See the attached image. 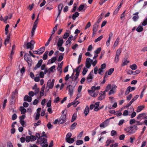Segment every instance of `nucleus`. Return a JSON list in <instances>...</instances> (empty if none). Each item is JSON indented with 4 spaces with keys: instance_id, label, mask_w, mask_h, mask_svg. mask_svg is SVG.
<instances>
[{
    "instance_id": "obj_1",
    "label": "nucleus",
    "mask_w": 147,
    "mask_h": 147,
    "mask_svg": "<svg viewBox=\"0 0 147 147\" xmlns=\"http://www.w3.org/2000/svg\"><path fill=\"white\" fill-rule=\"evenodd\" d=\"M100 88V86H93L91 87V90H88V92L90 95L92 97H95L98 94V91Z\"/></svg>"
},
{
    "instance_id": "obj_2",
    "label": "nucleus",
    "mask_w": 147,
    "mask_h": 147,
    "mask_svg": "<svg viewBox=\"0 0 147 147\" xmlns=\"http://www.w3.org/2000/svg\"><path fill=\"white\" fill-rule=\"evenodd\" d=\"M44 137V136H42L38 138L37 140V142L40 144L42 147H47L48 144L47 142V140Z\"/></svg>"
},
{
    "instance_id": "obj_3",
    "label": "nucleus",
    "mask_w": 147,
    "mask_h": 147,
    "mask_svg": "<svg viewBox=\"0 0 147 147\" xmlns=\"http://www.w3.org/2000/svg\"><path fill=\"white\" fill-rule=\"evenodd\" d=\"M82 64H81L78 66L74 70V72L75 71L76 72V74L75 75L74 80L76 82H78L79 81L78 77L79 76L80 71L82 66Z\"/></svg>"
},
{
    "instance_id": "obj_4",
    "label": "nucleus",
    "mask_w": 147,
    "mask_h": 147,
    "mask_svg": "<svg viewBox=\"0 0 147 147\" xmlns=\"http://www.w3.org/2000/svg\"><path fill=\"white\" fill-rule=\"evenodd\" d=\"M137 130V127L136 125H134L127 128L126 131L129 134H131L134 133Z\"/></svg>"
},
{
    "instance_id": "obj_5",
    "label": "nucleus",
    "mask_w": 147,
    "mask_h": 147,
    "mask_svg": "<svg viewBox=\"0 0 147 147\" xmlns=\"http://www.w3.org/2000/svg\"><path fill=\"white\" fill-rule=\"evenodd\" d=\"M100 105V102H96L94 105L91 104L90 107V110H92L93 109L94 111H98L99 109V107Z\"/></svg>"
},
{
    "instance_id": "obj_6",
    "label": "nucleus",
    "mask_w": 147,
    "mask_h": 147,
    "mask_svg": "<svg viewBox=\"0 0 147 147\" xmlns=\"http://www.w3.org/2000/svg\"><path fill=\"white\" fill-rule=\"evenodd\" d=\"M75 84L70 85L67 86V89L68 90L70 96H72L73 94V92L75 86Z\"/></svg>"
},
{
    "instance_id": "obj_7",
    "label": "nucleus",
    "mask_w": 147,
    "mask_h": 147,
    "mask_svg": "<svg viewBox=\"0 0 147 147\" xmlns=\"http://www.w3.org/2000/svg\"><path fill=\"white\" fill-rule=\"evenodd\" d=\"M114 70V69L113 68H111L108 71V72H107V71H106L104 76V78L103 80L102 83H105V82L106 81L105 80V79L107 78V77H108V76L107 74L108 75H111L113 73V72Z\"/></svg>"
},
{
    "instance_id": "obj_8",
    "label": "nucleus",
    "mask_w": 147,
    "mask_h": 147,
    "mask_svg": "<svg viewBox=\"0 0 147 147\" xmlns=\"http://www.w3.org/2000/svg\"><path fill=\"white\" fill-rule=\"evenodd\" d=\"M34 44V41L31 40L30 42L27 43L26 44V48L27 49H30L31 50L33 49V45Z\"/></svg>"
},
{
    "instance_id": "obj_9",
    "label": "nucleus",
    "mask_w": 147,
    "mask_h": 147,
    "mask_svg": "<svg viewBox=\"0 0 147 147\" xmlns=\"http://www.w3.org/2000/svg\"><path fill=\"white\" fill-rule=\"evenodd\" d=\"M117 87V86L115 85H113L112 86H111V88L110 89V90L111 89L109 93V95L113 94L115 93L116 92L115 89Z\"/></svg>"
},
{
    "instance_id": "obj_10",
    "label": "nucleus",
    "mask_w": 147,
    "mask_h": 147,
    "mask_svg": "<svg viewBox=\"0 0 147 147\" xmlns=\"http://www.w3.org/2000/svg\"><path fill=\"white\" fill-rule=\"evenodd\" d=\"M93 61V60H91L90 58H87L86 62V67L88 68H89L91 66L90 63H92Z\"/></svg>"
},
{
    "instance_id": "obj_11",
    "label": "nucleus",
    "mask_w": 147,
    "mask_h": 147,
    "mask_svg": "<svg viewBox=\"0 0 147 147\" xmlns=\"http://www.w3.org/2000/svg\"><path fill=\"white\" fill-rule=\"evenodd\" d=\"M93 71L92 70L88 75L87 78V80L88 82H90L92 80L93 78Z\"/></svg>"
},
{
    "instance_id": "obj_12",
    "label": "nucleus",
    "mask_w": 147,
    "mask_h": 147,
    "mask_svg": "<svg viewBox=\"0 0 147 147\" xmlns=\"http://www.w3.org/2000/svg\"><path fill=\"white\" fill-rule=\"evenodd\" d=\"M111 88V85L110 84H109L107 86L106 88V89H105V91L102 92V100L105 98V92H107V91L109 90Z\"/></svg>"
},
{
    "instance_id": "obj_13",
    "label": "nucleus",
    "mask_w": 147,
    "mask_h": 147,
    "mask_svg": "<svg viewBox=\"0 0 147 147\" xmlns=\"http://www.w3.org/2000/svg\"><path fill=\"white\" fill-rule=\"evenodd\" d=\"M135 88L134 87H131L130 86H128L125 91V95H127L130 92H131L134 90H135Z\"/></svg>"
},
{
    "instance_id": "obj_14",
    "label": "nucleus",
    "mask_w": 147,
    "mask_h": 147,
    "mask_svg": "<svg viewBox=\"0 0 147 147\" xmlns=\"http://www.w3.org/2000/svg\"><path fill=\"white\" fill-rule=\"evenodd\" d=\"M63 43V40L62 38H59L57 43V46L58 47H61L62 46Z\"/></svg>"
},
{
    "instance_id": "obj_15",
    "label": "nucleus",
    "mask_w": 147,
    "mask_h": 147,
    "mask_svg": "<svg viewBox=\"0 0 147 147\" xmlns=\"http://www.w3.org/2000/svg\"><path fill=\"white\" fill-rule=\"evenodd\" d=\"M42 62L43 60L42 59H40L39 60L36 66L34 68V69L36 70L37 68H39L41 65Z\"/></svg>"
},
{
    "instance_id": "obj_16",
    "label": "nucleus",
    "mask_w": 147,
    "mask_h": 147,
    "mask_svg": "<svg viewBox=\"0 0 147 147\" xmlns=\"http://www.w3.org/2000/svg\"><path fill=\"white\" fill-rule=\"evenodd\" d=\"M24 100L25 101L30 102L32 100V98L28 95H26L24 98Z\"/></svg>"
},
{
    "instance_id": "obj_17",
    "label": "nucleus",
    "mask_w": 147,
    "mask_h": 147,
    "mask_svg": "<svg viewBox=\"0 0 147 147\" xmlns=\"http://www.w3.org/2000/svg\"><path fill=\"white\" fill-rule=\"evenodd\" d=\"M66 118V115H62L59 119V123H63L65 121Z\"/></svg>"
},
{
    "instance_id": "obj_18",
    "label": "nucleus",
    "mask_w": 147,
    "mask_h": 147,
    "mask_svg": "<svg viewBox=\"0 0 147 147\" xmlns=\"http://www.w3.org/2000/svg\"><path fill=\"white\" fill-rule=\"evenodd\" d=\"M37 86L36 84H35L34 86L32 87L33 90H34L35 94L36 95L39 92V89L37 87Z\"/></svg>"
},
{
    "instance_id": "obj_19",
    "label": "nucleus",
    "mask_w": 147,
    "mask_h": 147,
    "mask_svg": "<svg viewBox=\"0 0 147 147\" xmlns=\"http://www.w3.org/2000/svg\"><path fill=\"white\" fill-rule=\"evenodd\" d=\"M45 50V47H42L40 49H38L37 51L38 53V55L42 54Z\"/></svg>"
},
{
    "instance_id": "obj_20",
    "label": "nucleus",
    "mask_w": 147,
    "mask_h": 147,
    "mask_svg": "<svg viewBox=\"0 0 147 147\" xmlns=\"http://www.w3.org/2000/svg\"><path fill=\"white\" fill-rule=\"evenodd\" d=\"M109 119H107L102 124V127H105L108 125L109 123Z\"/></svg>"
},
{
    "instance_id": "obj_21",
    "label": "nucleus",
    "mask_w": 147,
    "mask_h": 147,
    "mask_svg": "<svg viewBox=\"0 0 147 147\" xmlns=\"http://www.w3.org/2000/svg\"><path fill=\"white\" fill-rule=\"evenodd\" d=\"M89 113V107L88 106H86L84 110V113L85 116H86Z\"/></svg>"
},
{
    "instance_id": "obj_22",
    "label": "nucleus",
    "mask_w": 147,
    "mask_h": 147,
    "mask_svg": "<svg viewBox=\"0 0 147 147\" xmlns=\"http://www.w3.org/2000/svg\"><path fill=\"white\" fill-rule=\"evenodd\" d=\"M10 36L9 34L7 36V37L6 38L4 42V44L5 46H6L7 44L9 43L10 39Z\"/></svg>"
},
{
    "instance_id": "obj_23",
    "label": "nucleus",
    "mask_w": 147,
    "mask_h": 147,
    "mask_svg": "<svg viewBox=\"0 0 147 147\" xmlns=\"http://www.w3.org/2000/svg\"><path fill=\"white\" fill-rule=\"evenodd\" d=\"M45 87V86H43L41 88V90L40 92V96L41 97L44 95V90Z\"/></svg>"
},
{
    "instance_id": "obj_24",
    "label": "nucleus",
    "mask_w": 147,
    "mask_h": 147,
    "mask_svg": "<svg viewBox=\"0 0 147 147\" xmlns=\"http://www.w3.org/2000/svg\"><path fill=\"white\" fill-rule=\"evenodd\" d=\"M77 99L76 98L72 102V105L75 107H76L80 103V102L78 100H77Z\"/></svg>"
},
{
    "instance_id": "obj_25",
    "label": "nucleus",
    "mask_w": 147,
    "mask_h": 147,
    "mask_svg": "<svg viewBox=\"0 0 147 147\" xmlns=\"http://www.w3.org/2000/svg\"><path fill=\"white\" fill-rule=\"evenodd\" d=\"M119 38H118L116 39L113 46V47L114 48H115L117 46L119 43Z\"/></svg>"
},
{
    "instance_id": "obj_26",
    "label": "nucleus",
    "mask_w": 147,
    "mask_h": 147,
    "mask_svg": "<svg viewBox=\"0 0 147 147\" xmlns=\"http://www.w3.org/2000/svg\"><path fill=\"white\" fill-rule=\"evenodd\" d=\"M49 53V51H45V53L44 54L42 59L44 60H46L48 57V54Z\"/></svg>"
},
{
    "instance_id": "obj_27",
    "label": "nucleus",
    "mask_w": 147,
    "mask_h": 147,
    "mask_svg": "<svg viewBox=\"0 0 147 147\" xmlns=\"http://www.w3.org/2000/svg\"><path fill=\"white\" fill-rule=\"evenodd\" d=\"M75 138H70L68 139H67L66 140V142L69 143V144H72L74 141V139Z\"/></svg>"
},
{
    "instance_id": "obj_28",
    "label": "nucleus",
    "mask_w": 147,
    "mask_h": 147,
    "mask_svg": "<svg viewBox=\"0 0 147 147\" xmlns=\"http://www.w3.org/2000/svg\"><path fill=\"white\" fill-rule=\"evenodd\" d=\"M79 15V13L78 12H76L72 16V18L73 19V20H75L76 18V17H78Z\"/></svg>"
},
{
    "instance_id": "obj_29",
    "label": "nucleus",
    "mask_w": 147,
    "mask_h": 147,
    "mask_svg": "<svg viewBox=\"0 0 147 147\" xmlns=\"http://www.w3.org/2000/svg\"><path fill=\"white\" fill-rule=\"evenodd\" d=\"M20 110L22 114H24L26 112V110L23 107H21L20 109Z\"/></svg>"
},
{
    "instance_id": "obj_30",
    "label": "nucleus",
    "mask_w": 147,
    "mask_h": 147,
    "mask_svg": "<svg viewBox=\"0 0 147 147\" xmlns=\"http://www.w3.org/2000/svg\"><path fill=\"white\" fill-rule=\"evenodd\" d=\"M37 26L33 25V28L31 31V35L32 36L34 35L35 30L36 29Z\"/></svg>"
},
{
    "instance_id": "obj_31",
    "label": "nucleus",
    "mask_w": 147,
    "mask_h": 147,
    "mask_svg": "<svg viewBox=\"0 0 147 147\" xmlns=\"http://www.w3.org/2000/svg\"><path fill=\"white\" fill-rule=\"evenodd\" d=\"M146 115V114L144 113L140 114L137 116V119H139L142 117L143 118Z\"/></svg>"
},
{
    "instance_id": "obj_32",
    "label": "nucleus",
    "mask_w": 147,
    "mask_h": 147,
    "mask_svg": "<svg viewBox=\"0 0 147 147\" xmlns=\"http://www.w3.org/2000/svg\"><path fill=\"white\" fill-rule=\"evenodd\" d=\"M121 52V49L119 48L116 51V56H118L120 55Z\"/></svg>"
},
{
    "instance_id": "obj_33",
    "label": "nucleus",
    "mask_w": 147,
    "mask_h": 147,
    "mask_svg": "<svg viewBox=\"0 0 147 147\" xmlns=\"http://www.w3.org/2000/svg\"><path fill=\"white\" fill-rule=\"evenodd\" d=\"M129 67L132 70H136L137 67V65L135 64L130 65Z\"/></svg>"
},
{
    "instance_id": "obj_34",
    "label": "nucleus",
    "mask_w": 147,
    "mask_h": 147,
    "mask_svg": "<svg viewBox=\"0 0 147 147\" xmlns=\"http://www.w3.org/2000/svg\"><path fill=\"white\" fill-rule=\"evenodd\" d=\"M83 143V141L82 140H77L76 142V144L77 145H80L82 144Z\"/></svg>"
},
{
    "instance_id": "obj_35",
    "label": "nucleus",
    "mask_w": 147,
    "mask_h": 147,
    "mask_svg": "<svg viewBox=\"0 0 147 147\" xmlns=\"http://www.w3.org/2000/svg\"><path fill=\"white\" fill-rule=\"evenodd\" d=\"M144 107L143 106H140L138 107L136 112H139L141 111L144 108Z\"/></svg>"
},
{
    "instance_id": "obj_36",
    "label": "nucleus",
    "mask_w": 147,
    "mask_h": 147,
    "mask_svg": "<svg viewBox=\"0 0 147 147\" xmlns=\"http://www.w3.org/2000/svg\"><path fill=\"white\" fill-rule=\"evenodd\" d=\"M143 28H142V26H138V28L136 29V30L138 32H140L143 31Z\"/></svg>"
},
{
    "instance_id": "obj_37",
    "label": "nucleus",
    "mask_w": 147,
    "mask_h": 147,
    "mask_svg": "<svg viewBox=\"0 0 147 147\" xmlns=\"http://www.w3.org/2000/svg\"><path fill=\"white\" fill-rule=\"evenodd\" d=\"M72 136V134L71 133H68L67 134L65 137V140L71 138Z\"/></svg>"
},
{
    "instance_id": "obj_38",
    "label": "nucleus",
    "mask_w": 147,
    "mask_h": 147,
    "mask_svg": "<svg viewBox=\"0 0 147 147\" xmlns=\"http://www.w3.org/2000/svg\"><path fill=\"white\" fill-rule=\"evenodd\" d=\"M82 54L81 53L80 54L79 56V58L78 62V64H79L81 62L82 57Z\"/></svg>"
},
{
    "instance_id": "obj_39",
    "label": "nucleus",
    "mask_w": 147,
    "mask_h": 147,
    "mask_svg": "<svg viewBox=\"0 0 147 147\" xmlns=\"http://www.w3.org/2000/svg\"><path fill=\"white\" fill-rule=\"evenodd\" d=\"M77 117V114L76 113H74L73 115L71 120V122H74L76 119Z\"/></svg>"
},
{
    "instance_id": "obj_40",
    "label": "nucleus",
    "mask_w": 147,
    "mask_h": 147,
    "mask_svg": "<svg viewBox=\"0 0 147 147\" xmlns=\"http://www.w3.org/2000/svg\"><path fill=\"white\" fill-rule=\"evenodd\" d=\"M85 6L83 4H81L80 5L78 8V10L79 11H81L83 10Z\"/></svg>"
},
{
    "instance_id": "obj_41",
    "label": "nucleus",
    "mask_w": 147,
    "mask_h": 147,
    "mask_svg": "<svg viewBox=\"0 0 147 147\" xmlns=\"http://www.w3.org/2000/svg\"><path fill=\"white\" fill-rule=\"evenodd\" d=\"M58 26V24H57L53 28V29L52 32V34H54L55 33V31L57 30Z\"/></svg>"
},
{
    "instance_id": "obj_42",
    "label": "nucleus",
    "mask_w": 147,
    "mask_h": 147,
    "mask_svg": "<svg viewBox=\"0 0 147 147\" xmlns=\"http://www.w3.org/2000/svg\"><path fill=\"white\" fill-rule=\"evenodd\" d=\"M129 62V61H127V60H124L123 61L121 64V65L122 66L125 65Z\"/></svg>"
},
{
    "instance_id": "obj_43",
    "label": "nucleus",
    "mask_w": 147,
    "mask_h": 147,
    "mask_svg": "<svg viewBox=\"0 0 147 147\" xmlns=\"http://www.w3.org/2000/svg\"><path fill=\"white\" fill-rule=\"evenodd\" d=\"M28 63V65H30V66H31L32 64V61L31 59V58L29 59L28 60H26Z\"/></svg>"
},
{
    "instance_id": "obj_44",
    "label": "nucleus",
    "mask_w": 147,
    "mask_h": 147,
    "mask_svg": "<svg viewBox=\"0 0 147 147\" xmlns=\"http://www.w3.org/2000/svg\"><path fill=\"white\" fill-rule=\"evenodd\" d=\"M39 14L37 16V18L36 20L34 22L33 25L37 26V24L38 23V18L39 17Z\"/></svg>"
},
{
    "instance_id": "obj_45",
    "label": "nucleus",
    "mask_w": 147,
    "mask_h": 147,
    "mask_svg": "<svg viewBox=\"0 0 147 147\" xmlns=\"http://www.w3.org/2000/svg\"><path fill=\"white\" fill-rule=\"evenodd\" d=\"M63 7V4L62 3H60L58 6V11H61Z\"/></svg>"
},
{
    "instance_id": "obj_46",
    "label": "nucleus",
    "mask_w": 147,
    "mask_h": 147,
    "mask_svg": "<svg viewBox=\"0 0 147 147\" xmlns=\"http://www.w3.org/2000/svg\"><path fill=\"white\" fill-rule=\"evenodd\" d=\"M74 72H73L71 76L70 77V80H71L72 81H74V82H75V80H74V78L75 77V76H74ZM76 82V83H77L76 82Z\"/></svg>"
},
{
    "instance_id": "obj_47",
    "label": "nucleus",
    "mask_w": 147,
    "mask_h": 147,
    "mask_svg": "<svg viewBox=\"0 0 147 147\" xmlns=\"http://www.w3.org/2000/svg\"><path fill=\"white\" fill-rule=\"evenodd\" d=\"M54 85V83H47V86L49 87V88H52Z\"/></svg>"
},
{
    "instance_id": "obj_48",
    "label": "nucleus",
    "mask_w": 147,
    "mask_h": 147,
    "mask_svg": "<svg viewBox=\"0 0 147 147\" xmlns=\"http://www.w3.org/2000/svg\"><path fill=\"white\" fill-rule=\"evenodd\" d=\"M101 50V48L99 47L94 51V53H95L96 54H98L100 53Z\"/></svg>"
},
{
    "instance_id": "obj_49",
    "label": "nucleus",
    "mask_w": 147,
    "mask_h": 147,
    "mask_svg": "<svg viewBox=\"0 0 147 147\" xmlns=\"http://www.w3.org/2000/svg\"><path fill=\"white\" fill-rule=\"evenodd\" d=\"M139 18V17L138 15H136L133 17L132 19L134 21H136Z\"/></svg>"
},
{
    "instance_id": "obj_50",
    "label": "nucleus",
    "mask_w": 147,
    "mask_h": 147,
    "mask_svg": "<svg viewBox=\"0 0 147 147\" xmlns=\"http://www.w3.org/2000/svg\"><path fill=\"white\" fill-rule=\"evenodd\" d=\"M25 140L27 142H28L30 141H31L30 136H26V137Z\"/></svg>"
},
{
    "instance_id": "obj_51",
    "label": "nucleus",
    "mask_w": 147,
    "mask_h": 147,
    "mask_svg": "<svg viewBox=\"0 0 147 147\" xmlns=\"http://www.w3.org/2000/svg\"><path fill=\"white\" fill-rule=\"evenodd\" d=\"M87 71L88 69L84 67L83 68V70L82 71V74L83 76L85 75L86 74Z\"/></svg>"
},
{
    "instance_id": "obj_52",
    "label": "nucleus",
    "mask_w": 147,
    "mask_h": 147,
    "mask_svg": "<svg viewBox=\"0 0 147 147\" xmlns=\"http://www.w3.org/2000/svg\"><path fill=\"white\" fill-rule=\"evenodd\" d=\"M29 54L28 53H26L24 56V59L26 60H28L29 59L28 57Z\"/></svg>"
},
{
    "instance_id": "obj_53",
    "label": "nucleus",
    "mask_w": 147,
    "mask_h": 147,
    "mask_svg": "<svg viewBox=\"0 0 147 147\" xmlns=\"http://www.w3.org/2000/svg\"><path fill=\"white\" fill-rule=\"evenodd\" d=\"M77 125V123H73L71 126V129H75Z\"/></svg>"
},
{
    "instance_id": "obj_54",
    "label": "nucleus",
    "mask_w": 147,
    "mask_h": 147,
    "mask_svg": "<svg viewBox=\"0 0 147 147\" xmlns=\"http://www.w3.org/2000/svg\"><path fill=\"white\" fill-rule=\"evenodd\" d=\"M55 65H53L51 66L49 69V71H50V72H53V71L54 69H55Z\"/></svg>"
},
{
    "instance_id": "obj_55",
    "label": "nucleus",
    "mask_w": 147,
    "mask_h": 147,
    "mask_svg": "<svg viewBox=\"0 0 147 147\" xmlns=\"http://www.w3.org/2000/svg\"><path fill=\"white\" fill-rule=\"evenodd\" d=\"M119 60V57L116 56L115 58L114 61L116 63H117Z\"/></svg>"
},
{
    "instance_id": "obj_56",
    "label": "nucleus",
    "mask_w": 147,
    "mask_h": 147,
    "mask_svg": "<svg viewBox=\"0 0 147 147\" xmlns=\"http://www.w3.org/2000/svg\"><path fill=\"white\" fill-rule=\"evenodd\" d=\"M97 29V27L95 26L93 27V34H94L96 33V32Z\"/></svg>"
},
{
    "instance_id": "obj_57",
    "label": "nucleus",
    "mask_w": 147,
    "mask_h": 147,
    "mask_svg": "<svg viewBox=\"0 0 147 147\" xmlns=\"http://www.w3.org/2000/svg\"><path fill=\"white\" fill-rule=\"evenodd\" d=\"M57 60L56 57H53L51 59V63H53L54 62Z\"/></svg>"
},
{
    "instance_id": "obj_58",
    "label": "nucleus",
    "mask_w": 147,
    "mask_h": 147,
    "mask_svg": "<svg viewBox=\"0 0 147 147\" xmlns=\"http://www.w3.org/2000/svg\"><path fill=\"white\" fill-rule=\"evenodd\" d=\"M28 95L30 97H31L32 98V97L34 96V93L33 91H31L29 92Z\"/></svg>"
},
{
    "instance_id": "obj_59",
    "label": "nucleus",
    "mask_w": 147,
    "mask_h": 147,
    "mask_svg": "<svg viewBox=\"0 0 147 147\" xmlns=\"http://www.w3.org/2000/svg\"><path fill=\"white\" fill-rule=\"evenodd\" d=\"M117 132L114 130H113L111 132V135L112 136H113L117 134Z\"/></svg>"
},
{
    "instance_id": "obj_60",
    "label": "nucleus",
    "mask_w": 147,
    "mask_h": 147,
    "mask_svg": "<svg viewBox=\"0 0 147 147\" xmlns=\"http://www.w3.org/2000/svg\"><path fill=\"white\" fill-rule=\"evenodd\" d=\"M69 34L68 33L66 32L64 35L63 38L65 39H66L69 36Z\"/></svg>"
},
{
    "instance_id": "obj_61",
    "label": "nucleus",
    "mask_w": 147,
    "mask_h": 147,
    "mask_svg": "<svg viewBox=\"0 0 147 147\" xmlns=\"http://www.w3.org/2000/svg\"><path fill=\"white\" fill-rule=\"evenodd\" d=\"M31 141H34L36 140V138L35 136H30Z\"/></svg>"
},
{
    "instance_id": "obj_62",
    "label": "nucleus",
    "mask_w": 147,
    "mask_h": 147,
    "mask_svg": "<svg viewBox=\"0 0 147 147\" xmlns=\"http://www.w3.org/2000/svg\"><path fill=\"white\" fill-rule=\"evenodd\" d=\"M40 124L41 121L39 120L37 122L34 123V125L35 126H37L40 125Z\"/></svg>"
},
{
    "instance_id": "obj_63",
    "label": "nucleus",
    "mask_w": 147,
    "mask_h": 147,
    "mask_svg": "<svg viewBox=\"0 0 147 147\" xmlns=\"http://www.w3.org/2000/svg\"><path fill=\"white\" fill-rule=\"evenodd\" d=\"M59 100V97H57L55 98L54 100V103H57Z\"/></svg>"
},
{
    "instance_id": "obj_64",
    "label": "nucleus",
    "mask_w": 147,
    "mask_h": 147,
    "mask_svg": "<svg viewBox=\"0 0 147 147\" xmlns=\"http://www.w3.org/2000/svg\"><path fill=\"white\" fill-rule=\"evenodd\" d=\"M63 59V55H60L59 56V58L58 59V61L60 62Z\"/></svg>"
}]
</instances>
